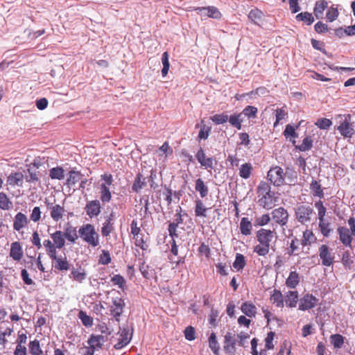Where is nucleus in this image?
<instances>
[{
	"instance_id": "17",
	"label": "nucleus",
	"mask_w": 355,
	"mask_h": 355,
	"mask_svg": "<svg viewBox=\"0 0 355 355\" xmlns=\"http://www.w3.org/2000/svg\"><path fill=\"white\" fill-rule=\"evenodd\" d=\"M29 223V220L26 215L22 212H18L14 219L12 227L14 230L20 232L23 228L26 227Z\"/></svg>"
},
{
	"instance_id": "47",
	"label": "nucleus",
	"mask_w": 355,
	"mask_h": 355,
	"mask_svg": "<svg viewBox=\"0 0 355 355\" xmlns=\"http://www.w3.org/2000/svg\"><path fill=\"white\" fill-rule=\"evenodd\" d=\"M135 240V244L136 246L139 247L142 250H147L148 245L146 240L144 239V235L143 233L133 236Z\"/></svg>"
},
{
	"instance_id": "49",
	"label": "nucleus",
	"mask_w": 355,
	"mask_h": 355,
	"mask_svg": "<svg viewBox=\"0 0 355 355\" xmlns=\"http://www.w3.org/2000/svg\"><path fill=\"white\" fill-rule=\"evenodd\" d=\"M252 170V166L250 163L242 164L239 169V175L243 179H248L250 177Z\"/></svg>"
},
{
	"instance_id": "13",
	"label": "nucleus",
	"mask_w": 355,
	"mask_h": 355,
	"mask_svg": "<svg viewBox=\"0 0 355 355\" xmlns=\"http://www.w3.org/2000/svg\"><path fill=\"white\" fill-rule=\"evenodd\" d=\"M277 198L275 197V193L271 191L268 193L265 194L259 198V205L267 209H272L277 202Z\"/></svg>"
},
{
	"instance_id": "38",
	"label": "nucleus",
	"mask_w": 355,
	"mask_h": 355,
	"mask_svg": "<svg viewBox=\"0 0 355 355\" xmlns=\"http://www.w3.org/2000/svg\"><path fill=\"white\" fill-rule=\"evenodd\" d=\"M286 297V302L288 306L291 308L296 306L298 300V293L297 291H288Z\"/></svg>"
},
{
	"instance_id": "3",
	"label": "nucleus",
	"mask_w": 355,
	"mask_h": 355,
	"mask_svg": "<svg viewBox=\"0 0 355 355\" xmlns=\"http://www.w3.org/2000/svg\"><path fill=\"white\" fill-rule=\"evenodd\" d=\"M336 119L338 120L337 130L344 138H352L355 134L354 122L352 121L351 114H338Z\"/></svg>"
},
{
	"instance_id": "58",
	"label": "nucleus",
	"mask_w": 355,
	"mask_h": 355,
	"mask_svg": "<svg viewBox=\"0 0 355 355\" xmlns=\"http://www.w3.org/2000/svg\"><path fill=\"white\" fill-rule=\"evenodd\" d=\"M168 57L169 56L168 52H164L162 56V62L163 64V68L162 69V75L163 77H165L167 75L169 70L170 64Z\"/></svg>"
},
{
	"instance_id": "16",
	"label": "nucleus",
	"mask_w": 355,
	"mask_h": 355,
	"mask_svg": "<svg viewBox=\"0 0 355 355\" xmlns=\"http://www.w3.org/2000/svg\"><path fill=\"white\" fill-rule=\"evenodd\" d=\"M85 209L87 215L91 218L98 216L101 209L100 201L94 200L87 202Z\"/></svg>"
},
{
	"instance_id": "40",
	"label": "nucleus",
	"mask_w": 355,
	"mask_h": 355,
	"mask_svg": "<svg viewBox=\"0 0 355 355\" xmlns=\"http://www.w3.org/2000/svg\"><path fill=\"white\" fill-rule=\"evenodd\" d=\"M101 200L103 202H109L112 199V193L105 184H101L100 187Z\"/></svg>"
},
{
	"instance_id": "56",
	"label": "nucleus",
	"mask_w": 355,
	"mask_h": 355,
	"mask_svg": "<svg viewBox=\"0 0 355 355\" xmlns=\"http://www.w3.org/2000/svg\"><path fill=\"white\" fill-rule=\"evenodd\" d=\"M300 244H301L300 241L297 238L291 240L290 248H288V253L290 256L299 254L298 250Z\"/></svg>"
},
{
	"instance_id": "43",
	"label": "nucleus",
	"mask_w": 355,
	"mask_h": 355,
	"mask_svg": "<svg viewBox=\"0 0 355 355\" xmlns=\"http://www.w3.org/2000/svg\"><path fill=\"white\" fill-rule=\"evenodd\" d=\"M196 207H195V215L197 217H206V212L207 211V208L205 207L203 202L201 200H196L195 201Z\"/></svg>"
},
{
	"instance_id": "55",
	"label": "nucleus",
	"mask_w": 355,
	"mask_h": 355,
	"mask_svg": "<svg viewBox=\"0 0 355 355\" xmlns=\"http://www.w3.org/2000/svg\"><path fill=\"white\" fill-rule=\"evenodd\" d=\"M29 349L30 353L32 355H40L42 353V351L40 348V342L36 339L30 342Z\"/></svg>"
},
{
	"instance_id": "18",
	"label": "nucleus",
	"mask_w": 355,
	"mask_h": 355,
	"mask_svg": "<svg viewBox=\"0 0 355 355\" xmlns=\"http://www.w3.org/2000/svg\"><path fill=\"white\" fill-rule=\"evenodd\" d=\"M337 232L340 242L346 247H352V235L346 227H338Z\"/></svg>"
},
{
	"instance_id": "52",
	"label": "nucleus",
	"mask_w": 355,
	"mask_h": 355,
	"mask_svg": "<svg viewBox=\"0 0 355 355\" xmlns=\"http://www.w3.org/2000/svg\"><path fill=\"white\" fill-rule=\"evenodd\" d=\"M245 264H246V263H245V257L240 253H237L236 255L235 260L233 263V267L235 269H236L237 270H241L243 269Z\"/></svg>"
},
{
	"instance_id": "5",
	"label": "nucleus",
	"mask_w": 355,
	"mask_h": 355,
	"mask_svg": "<svg viewBox=\"0 0 355 355\" xmlns=\"http://www.w3.org/2000/svg\"><path fill=\"white\" fill-rule=\"evenodd\" d=\"M313 214V209L309 205L300 204L295 208V215L296 219L301 224H306L310 223Z\"/></svg>"
},
{
	"instance_id": "42",
	"label": "nucleus",
	"mask_w": 355,
	"mask_h": 355,
	"mask_svg": "<svg viewBox=\"0 0 355 355\" xmlns=\"http://www.w3.org/2000/svg\"><path fill=\"white\" fill-rule=\"evenodd\" d=\"M209 347L213 352V353L216 355L219 354V351L220 349V345L218 343L216 336L215 333H211L209 338Z\"/></svg>"
},
{
	"instance_id": "23",
	"label": "nucleus",
	"mask_w": 355,
	"mask_h": 355,
	"mask_svg": "<svg viewBox=\"0 0 355 355\" xmlns=\"http://www.w3.org/2000/svg\"><path fill=\"white\" fill-rule=\"evenodd\" d=\"M24 179V175L21 172H13L8 177L7 183L12 187H22Z\"/></svg>"
},
{
	"instance_id": "64",
	"label": "nucleus",
	"mask_w": 355,
	"mask_h": 355,
	"mask_svg": "<svg viewBox=\"0 0 355 355\" xmlns=\"http://www.w3.org/2000/svg\"><path fill=\"white\" fill-rule=\"evenodd\" d=\"M257 111L256 107L248 105L243 109L242 114L248 118H254L257 116Z\"/></svg>"
},
{
	"instance_id": "61",
	"label": "nucleus",
	"mask_w": 355,
	"mask_h": 355,
	"mask_svg": "<svg viewBox=\"0 0 355 355\" xmlns=\"http://www.w3.org/2000/svg\"><path fill=\"white\" fill-rule=\"evenodd\" d=\"M338 15L339 12L338 10V8L334 6H331L330 8H329L326 13L327 19L328 21L332 22L338 18Z\"/></svg>"
},
{
	"instance_id": "21",
	"label": "nucleus",
	"mask_w": 355,
	"mask_h": 355,
	"mask_svg": "<svg viewBox=\"0 0 355 355\" xmlns=\"http://www.w3.org/2000/svg\"><path fill=\"white\" fill-rule=\"evenodd\" d=\"M69 278L78 284H82L87 278V273L85 270L81 267L73 268L71 271Z\"/></svg>"
},
{
	"instance_id": "32",
	"label": "nucleus",
	"mask_w": 355,
	"mask_h": 355,
	"mask_svg": "<svg viewBox=\"0 0 355 355\" xmlns=\"http://www.w3.org/2000/svg\"><path fill=\"white\" fill-rule=\"evenodd\" d=\"M43 246L46 249L47 255L50 259H55V254H57V248L55 244L50 239H46L43 241Z\"/></svg>"
},
{
	"instance_id": "19",
	"label": "nucleus",
	"mask_w": 355,
	"mask_h": 355,
	"mask_svg": "<svg viewBox=\"0 0 355 355\" xmlns=\"http://www.w3.org/2000/svg\"><path fill=\"white\" fill-rule=\"evenodd\" d=\"M53 261V266L58 270L67 271L70 269V263H69L67 257L64 256L58 257L55 254V259H51Z\"/></svg>"
},
{
	"instance_id": "39",
	"label": "nucleus",
	"mask_w": 355,
	"mask_h": 355,
	"mask_svg": "<svg viewBox=\"0 0 355 355\" xmlns=\"http://www.w3.org/2000/svg\"><path fill=\"white\" fill-rule=\"evenodd\" d=\"M345 338L339 334H332L330 341L335 349H340L343 346Z\"/></svg>"
},
{
	"instance_id": "31",
	"label": "nucleus",
	"mask_w": 355,
	"mask_h": 355,
	"mask_svg": "<svg viewBox=\"0 0 355 355\" xmlns=\"http://www.w3.org/2000/svg\"><path fill=\"white\" fill-rule=\"evenodd\" d=\"M105 341L103 336L101 335H92L89 338L87 343L89 346L94 348L95 350L99 349L102 347L103 343Z\"/></svg>"
},
{
	"instance_id": "12",
	"label": "nucleus",
	"mask_w": 355,
	"mask_h": 355,
	"mask_svg": "<svg viewBox=\"0 0 355 355\" xmlns=\"http://www.w3.org/2000/svg\"><path fill=\"white\" fill-rule=\"evenodd\" d=\"M132 336V329L131 331L128 328H123L121 330L118 342L114 345L116 349H121L126 346L131 340Z\"/></svg>"
},
{
	"instance_id": "15",
	"label": "nucleus",
	"mask_w": 355,
	"mask_h": 355,
	"mask_svg": "<svg viewBox=\"0 0 355 355\" xmlns=\"http://www.w3.org/2000/svg\"><path fill=\"white\" fill-rule=\"evenodd\" d=\"M196 157L201 166L206 169H213L215 160L213 157H206L205 153L202 148L198 150Z\"/></svg>"
},
{
	"instance_id": "24",
	"label": "nucleus",
	"mask_w": 355,
	"mask_h": 355,
	"mask_svg": "<svg viewBox=\"0 0 355 355\" xmlns=\"http://www.w3.org/2000/svg\"><path fill=\"white\" fill-rule=\"evenodd\" d=\"M112 214L107 217L103 223L101 227V234L103 237H108L110 234L114 230V223L112 222Z\"/></svg>"
},
{
	"instance_id": "34",
	"label": "nucleus",
	"mask_w": 355,
	"mask_h": 355,
	"mask_svg": "<svg viewBox=\"0 0 355 355\" xmlns=\"http://www.w3.org/2000/svg\"><path fill=\"white\" fill-rule=\"evenodd\" d=\"M270 300L277 307H284L283 295L280 291L275 289L270 295Z\"/></svg>"
},
{
	"instance_id": "54",
	"label": "nucleus",
	"mask_w": 355,
	"mask_h": 355,
	"mask_svg": "<svg viewBox=\"0 0 355 355\" xmlns=\"http://www.w3.org/2000/svg\"><path fill=\"white\" fill-rule=\"evenodd\" d=\"M111 282L114 285L118 286L119 288L124 291L126 282L123 276L121 275H114L112 277Z\"/></svg>"
},
{
	"instance_id": "37",
	"label": "nucleus",
	"mask_w": 355,
	"mask_h": 355,
	"mask_svg": "<svg viewBox=\"0 0 355 355\" xmlns=\"http://www.w3.org/2000/svg\"><path fill=\"white\" fill-rule=\"evenodd\" d=\"M297 127L298 126H296V128H295L293 125L288 124L283 133L284 137L286 139H290L294 145L296 142L295 139L297 137V134L296 133V129Z\"/></svg>"
},
{
	"instance_id": "4",
	"label": "nucleus",
	"mask_w": 355,
	"mask_h": 355,
	"mask_svg": "<svg viewBox=\"0 0 355 355\" xmlns=\"http://www.w3.org/2000/svg\"><path fill=\"white\" fill-rule=\"evenodd\" d=\"M289 168L284 169L279 166L270 168L267 173V178L270 182L275 187H281L285 184L286 175L288 174Z\"/></svg>"
},
{
	"instance_id": "36",
	"label": "nucleus",
	"mask_w": 355,
	"mask_h": 355,
	"mask_svg": "<svg viewBox=\"0 0 355 355\" xmlns=\"http://www.w3.org/2000/svg\"><path fill=\"white\" fill-rule=\"evenodd\" d=\"M252 225L250 220L248 218H242L240 223L241 233L245 236H248L252 232Z\"/></svg>"
},
{
	"instance_id": "28",
	"label": "nucleus",
	"mask_w": 355,
	"mask_h": 355,
	"mask_svg": "<svg viewBox=\"0 0 355 355\" xmlns=\"http://www.w3.org/2000/svg\"><path fill=\"white\" fill-rule=\"evenodd\" d=\"M83 175L80 172L71 170L68 173V178L67 179V184L68 187H71L75 186L82 179Z\"/></svg>"
},
{
	"instance_id": "48",
	"label": "nucleus",
	"mask_w": 355,
	"mask_h": 355,
	"mask_svg": "<svg viewBox=\"0 0 355 355\" xmlns=\"http://www.w3.org/2000/svg\"><path fill=\"white\" fill-rule=\"evenodd\" d=\"M12 207V201L8 198L3 192H0V209L2 210H9Z\"/></svg>"
},
{
	"instance_id": "63",
	"label": "nucleus",
	"mask_w": 355,
	"mask_h": 355,
	"mask_svg": "<svg viewBox=\"0 0 355 355\" xmlns=\"http://www.w3.org/2000/svg\"><path fill=\"white\" fill-rule=\"evenodd\" d=\"M112 259L109 251L103 250L98 259V263L102 265H108L111 263Z\"/></svg>"
},
{
	"instance_id": "57",
	"label": "nucleus",
	"mask_w": 355,
	"mask_h": 355,
	"mask_svg": "<svg viewBox=\"0 0 355 355\" xmlns=\"http://www.w3.org/2000/svg\"><path fill=\"white\" fill-rule=\"evenodd\" d=\"M313 146V140L311 137H306L303 141L302 144L299 146H295V148L299 149L300 151H306L310 150Z\"/></svg>"
},
{
	"instance_id": "60",
	"label": "nucleus",
	"mask_w": 355,
	"mask_h": 355,
	"mask_svg": "<svg viewBox=\"0 0 355 355\" xmlns=\"http://www.w3.org/2000/svg\"><path fill=\"white\" fill-rule=\"evenodd\" d=\"M314 205L318 210V220H322V219H324L327 209L324 206L322 201L320 200L315 202Z\"/></svg>"
},
{
	"instance_id": "2",
	"label": "nucleus",
	"mask_w": 355,
	"mask_h": 355,
	"mask_svg": "<svg viewBox=\"0 0 355 355\" xmlns=\"http://www.w3.org/2000/svg\"><path fill=\"white\" fill-rule=\"evenodd\" d=\"M78 234L80 237L92 248L97 247L100 243V236L92 224L83 225L78 230Z\"/></svg>"
},
{
	"instance_id": "46",
	"label": "nucleus",
	"mask_w": 355,
	"mask_h": 355,
	"mask_svg": "<svg viewBox=\"0 0 355 355\" xmlns=\"http://www.w3.org/2000/svg\"><path fill=\"white\" fill-rule=\"evenodd\" d=\"M49 177L53 180H62L64 178V170L60 166L52 168L49 171Z\"/></svg>"
},
{
	"instance_id": "53",
	"label": "nucleus",
	"mask_w": 355,
	"mask_h": 355,
	"mask_svg": "<svg viewBox=\"0 0 355 355\" xmlns=\"http://www.w3.org/2000/svg\"><path fill=\"white\" fill-rule=\"evenodd\" d=\"M83 324L85 327H92L93 324V318L88 315L85 311H80L78 315Z\"/></svg>"
},
{
	"instance_id": "29",
	"label": "nucleus",
	"mask_w": 355,
	"mask_h": 355,
	"mask_svg": "<svg viewBox=\"0 0 355 355\" xmlns=\"http://www.w3.org/2000/svg\"><path fill=\"white\" fill-rule=\"evenodd\" d=\"M328 5L329 3L326 0H320L316 1L313 8V13L317 19L322 18L323 12L324 10L327 8Z\"/></svg>"
},
{
	"instance_id": "1",
	"label": "nucleus",
	"mask_w": 355,
	"mask_h": 355,
	"mask_svg": "<svg viewBox=\"0 0 355 355\" xmlns=\"http://www.w3.org/2000/svg\"><path fill=\"white\" fill-rule=\"evenodd\" d=\"M259 244L254 247L253 251L259 256L265 257L269 253L272 244L276 242L277 236L275 230L261 228L256 233Z\"/></svg>"
},
{
	"instance_id": "6",
	"label": "nucleus",
	"mask_w": 355,
	"mask_h": 355,
	"mask_svg": "<svg viewBox=\"0 0 355 355\" xmlns=\"http://www.w3.org/2000/svg\"><path fill=\"white\" fill-rule=\"evenodd\" d=\"M318 254L323 266H330L333 265L335 257L332 250L328 245H321L318 249Z\"/></svg>"
},
{
	"instance_id": "33",
	"label": "nucleus",
	"mask_w": 355,
	"mask_h": 355,
	"mask_svg": "<svg viewBox=\"0 0 355 355\" xmlns=\"http://www.w3.org/2000/svg\"><path fill=\"white\" fill-rule=\"evenodd\" d=\"M300 283V276L296 271L290 272L288 278L286 280V285L290 288H295Z\"/></svg>"
},
{
	"instance_id": "8",
	"label": "nucleus",
	"mask_w": 355,
	"mask_h": 355,
	"mask_svg": "<svg viewBox=\"0 0 355 355\" xmlns=\"http://www.w3.org/2000/svg\"><path fill=\"white\" fill-rule=\"evenodd\" d=\"M237 338L235 334L227 332L224 336L223 349L224 351L230 354H234L236 352V345Z\"/></svg>"
},
{
	"instance_id": "26",
	"label": "nucleus",
	"mask_w": 355,
	"mask_h": 355,
	"mask_svg": "<svg viewBox=\"0 0 355 355\" xmlns=\"http://www.w3.org/2000/svg\"><path fill=\"white\" fill-rule=\"evenodd\" d=\"M51 238L55 244V247L58 249L62 248L65 245V239L63 235V232L60 230H57L55 232L51 234Z\"/></svg>"
},
{
	"instance_id": "22",
	"label": "nucleus",
	"mask_w": 355,
	"mask_h": 355,
	"mask_svg": "<svg viewBox=\"0 0 355 355\" xmlns=\"http://www.w3.org/2000/svg\"><path fill=\"white\" fill-rule=\"evenodd\" d=\"M147 185L146 177L142 173L137 174L132 186V190L134 192L139 193L141 190Z\"/></svg>"
},
{
	"instance_id": "9",
	"label": "nucleus",
	"mask_w": 355,
	"mask_h": 355,
	"mask_svg": "<svg viewBox=\"0 0 355 355\" xmlns=\"http://www.w3.org/2000/svg\"><path fill=\"white\" fill-rule=\"evenodd\" d=\"M272 218L276 223L284 226L288 220V213L284 207H279L272 211Z\"/></svg>"
},
{
	"instance_id": "27",
	"label": "nucleus",
	"mask_w": 355,
	"mask_h": 355,
	"mask_svg": "<svg viewBox=\"0 0 355 355\" xmlns=\"http://www.w3.org/2000/svg\"><path fill=\"white\" fill-rule=\"evenodd\" d=\"M310 189L311 195L313 197H318L320 198H322L324 196V193L323 191V189L320 183V181H317L315 180H313L310 184Z\"/></svg>"
},
{
	"instance_id": "25",
	"label": "nucleus",
	"mask_w": 355,
	"mask_h": 355,
	"mask_svg": "<svg viewBox=\"0 0 355 355\" xmlns=\"http://www.w3.org/2000/svg\"><path fill=\"white\" fill-rule=\"evenodd\" d=\"M241 311L249 318L255 317L257 309L256 306L251 302H245L241 306Z\"/></svg>"
},
{
	"instance_id": "41",
	"label": "nucleus",
	"mask_w": 355,
	"mask_h": 355,
	"mask_svg": "<svg viewBox=\"0 0 355 355\" xmlns=\"http://www.w3.org/2000/svg\"><path fill=\"white\" fill-rule=\"evenodd\" d=\"M319 228L324 237H329L330 236L332 230L331 228V223L327 220L324 218L322 220H319Z\"/></svg>"
},
{
	"instance_id": "50",
	"label": "nucleus",
	"mask_w": 355,
	"mask_h": 355,
	"mask_svg": "<svg viewBox=\"0 0 355 355\" xmlns=\"http://www.w3.org/2000/svg\"><path fill=\"white\" fill-rule=\"evenodd\" d=\"M295 18L297 21H302L307 25H311L314 21L313 16L309 12H300L296 15Z\"/></svg>"
},
{
	"instance_id": "59",
	"label": "nucleus",
	"mask_w": 355,
	"mask_h": 355,
	"mask_svg": "<svg viewBox=\"0 0 355 355\" xmlns=\"http://www.w3.org/2000/svg\"><path fill=\"white\" fill-rule=\"evenodd\" d=\"M270 186L266 182L261 181L257 187L258 198L268 193L270 191Z\"/></svg>"
},
{
	"instance_id": "51",
	"label": "nucleus",
	"mask_w": 355,
	"mask_h": 355,
	"mask_svg": "<svg viewBox=\"0 0 355 355\" xmlns=\"http://www.w3.org/2000/svg\"><path fill=\"white\" fill-rule=\"evenodd\" d=\"M210 119L216 125L224 124L228 121V115L225 112L216 114L211 116Z\"/></svg>"
},
{
	"instance_id": "45",
	"label": "nucleus",
	"mask_w": 355,
	"mask_h": 355,
	"mask_svg": "<svg viewBox=\"0 0 355 355\" xmlns=\"http://www.w3.org/2000/svg\"><path fill=\"white\" fill-rule=\"evenodd\" d=\"M64 239H67L69 241L74 243L78 238L77 231L75 227H69L65 229L63 232Z\"/></svg>"
},
{
	"instance_id": "20",
	"label": "nucleus",
	"mask_w": 355,
	"mask_h": 355,
	"mask_svg": "<svg viewBox=\"0 0 355 355\" xmlns=\"http://www.w3.org/2000/svg\"><path fill=\"white\" fill-rule=\"evenodd\" d=\"M24 256L23 249L19 242L15 241L10 245V257L15 261H19Z\"/></svg>"
},
{
	"instance_id": "14",
	"label": "nucleus",
	"mask_w": 355,
	"mask_h": 355,
	"mask_svg": "<svg viewBox=\"0 0 355 355\" xmlns=\"http://www.w3.org/2000/svg\"><path fill=\"white\" fill-rule=\"evenodd\" d=\"M112 304L113 306L110 308L111 315L119 322L125 307L124 300L121 297H116L113 299Z\"/></svg>"
},
{
	"instance_id": "62",
	"label": "nucleus",
	"mask_w": 355,
	"mask_h": 355,
	"mask_svg": "<svg viewBox=\"0 0 355 355\" xmlns=\"http://www.w3.org/2000/svg\"><path fill=\"white\" fill-rule=\"evenodd\" d=\"M26 173H28V175H26L25 179L27 182L33 183L40 180L38 172L33 171L31 168H28Z\"/></svg>"
},
{
	"instance_id": "10",
	"label": "nucleus",
	"mask_w": 355,
	"mask_h": 355,
	"mask_svg": "<svg viewBox=\"0 0 355 355\" xmlns=\"http://www.w3.org/2000/svg\"><path fill=\"white\" fill-rule=\"evenodd\" d=\"M318 300L312 294L304 295L299 302V309L306 311L313 309L317 304Z\"/></svg>"
},
{
	"instance_id": "11",
	"label": "nucleus",
	"mask_w": 355,
	"mask_h": 355,
	"mask_svg": "<svg viewBox=\"0 0 355 355\" xmlns=\"http://www.w3.org/2000/svg\"><path fill=\"white\" fill-rule=\"evenodd\" d=\"M195 10L201 16H206L216 19H219L222 17V14L215 6L198 7Z\"/></svg>"
},
{
	"instance_id": "7",
	"label": "nucleus",
	"mask_w": 355,
	"mask_h": 355,
	"mask_svg": "<svg viewBox=\"0 0 355 355\" xmlns=\"http://www.w3.org/2000/svg\"><path fill=\"white\" fill-rule=\"evenodd\" d=\"M47 209L50 211V216L55 222H58L64 216L65 209L64 206L59 204H53L45 202Z\"/></svg>"
},
{
	"instance_id": "35",
	"label": "nucleus",
	"mask_w": 355,
	"mask_h": 355,
	"mask_svg": "<svg viewBox=\"0 0 355 355\" xmlns=\"http://www.w3.org/2000/svg\"><path fill=\"white\" fill-rule=\"evenodd\" d=\"M195 189L200 193L201 198H205L208 195L209 189L201 178L196 180Z\"/></svg>"
},
{
	"instance_id": "30",
	"label": "nucleus",
	"mask_w": 355,
	"mask_h": 355,
	"mask_svg": "<svg viewBox=\"0 0 355 355\" xmlns=\"http://www.w3.org/2000/svg\"><path fill=\"white\" fill-rule=\"evenodd\" d=\"M316 241V237L313 234V232L311 230H306L303 232L302 239L300 241L301 245L303 247L311 245L314 243Z\"/></svg>"
},
{
	"instance_id": "44",
	"label": "nucleus",
	"mask_w": 355,
	"mask_h": 355,
	"mask_svg": "<svg viewBox=\"0 0 355 355\" xmlns=\"http://www.w3.org/2000/svg\"><path fill=\"white\" fill-rule=\"evenodd\" d=\"M242 113L234 114L228 116V121L230 123L236 128L237 130H241L242 128L243 119H241Z\"/></svg>"
}]
</instances>
